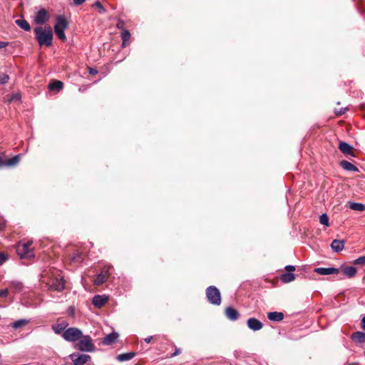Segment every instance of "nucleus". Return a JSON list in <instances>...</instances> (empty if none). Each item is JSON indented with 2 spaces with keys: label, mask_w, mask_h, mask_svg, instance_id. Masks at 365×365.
Listing matches in <instances>:
<instances>
[{
  "label": "nucleus",
  "mask_w": 365,
  "mask_h": 365,
  "mask_svg": "<svg viewBox=\"0 0 365 365\" xmlns=\"http://www.w3.org/2000/svg\"><path fill=\"white\" fill-rule=\"evenodd\" d=\"M118 337V334L116 332H112L103 338L102 344L103 345H111L117 340Z\"/></svg>",
  "instance_id": "obj_16"
},
{
  "label": "nucleus",
  "mask_w": 365,
  "mask_h": 365,
  "mask_svg": "<svg viewBox=\"0 0 365 365\" xmlns=\"http://www.w3.org/2000/svg\"><path fill=\"white\" fill-rule=\"evenodd\" d=\"M48 289L53 291L61 292L64 289L65 282L61 274L49 279L46 283Z\"/></svg>",
  "instance_id": "obj_6"
},
{
  "label": "nucleus",
  "mask_w": 365,
  "mask_h": 365,
  "mask_svg": "<svg viewBox=\"0 0 365 365\" xmlns=\"http://www.w3.org/2000/svg\"><path fill=\"white\" fill-rule=\"evenodd\" d=\"M9 77L7 74L1 73L0 75V83L5 84L8 82Z\"/></svg>",
  "instance_id": "obj_34"
},
{
  "label": "nucleus",
  "mask_w": 365,
  "mask_h": 365,
  "mask_svg": "<svg viewBox=\"0 0 365 365\" xmlns=\"http://www.w3.org/2000/svg\"><path fill=\"white\" fill-rule=\"evenodd\" d=\"M344 247V241L334 240L331 244V248L335 252H339L343 250Z\"/></svg>",
  "instance_id": "obj_17"
},
{
  "label": "nucleus",
  "mask_w": 365,
  "mask_h": 365,
  "mask_svg": "<svg viewBox=\"0 0 365 365\" xmlns=\"http://www.w3.org/2000/svg\"><path fill=\"white\" fill-rule=\"evenodd\" d=\"M78 342L76 345V348L84 352H93L95 351V345L91 337L89 335H83L82 334Z\"/></svg>",
  "instance_id": "obj_3"
},
{
  "label": "nucleus",
  "mask_w": 365,
  "mask_h": 365,
  "mask_svg": "<svg viewBox=\"0 0 365 365\" xmlns=\"http://www.w3.org/2000/svg\"><path fill=\"white\" fill-rule=\"evenodd\" d=\"M346 111V108H341L339 110H336L335 113L336 115H341L345 113Z\"/></svg>",
  "instance_id": "obj_38"
},
{
  "label": "nucleus",
  "mask_w": 365,
  "mask_h": 365,
  "mask_svg": "<svg viewBox=\"0 0 365 365\" xmlns=\"http://www.w3.org/2000/svg\"><path fill=\"white\" fill-rule=\"evenodd\" d=\"M9 293L8 289H4L0 290V297H7Z\"/></svg>",
  "instance_id": "obj_37"
},
{
  "label": "nucleus",
  "mask_w": 365,
  "mask_h": 365,
  "mask_svg": "<svg viewBox=\"0 0 365 365\" xmlns=\"http://www.w3.org/2000/svg\"><path fill=\"white\" fill-rule=\"evenodd\" d=\"M8 259V255L0 252V265H2Z\"/></svg>",
  "instance_id": "obj_36"
},
{
  "label": "nucleus",
  "mask_w": 365,
  "mask_h": 365,
  "mask_svg": "<svg viewBox=\"0 0 365 365\" xmlns=\"http://www.w3.org/2000/svg\"><path fill=\"white\" fill-rule=\"evenodd\" d=\"M10 285L13 288L15 293H19L24 289L23 283L19 281H11Z\"/></svg>",
  "instance_id": "obj_24"
},
{
  "label": "nucleus",
  "mask_w": 365,
  "mask_h": 365,
  "mask_svg": "<svg viewBox=\"0 0 365 365\" xmlns=\"http://www.w3.org/2000/svg\"><path fill=\"white\" fill-rule=\"evenodd\" d=\"M110 268V266L106 267H105L106 272L104 273L103 272H102L101 273H100L97 275L96 279L94 280L95 285H97V286L101 285L107 280L108 272Z\"/></svg>",
  "instance_id": "obj_13"
},
{
  "label": "nucleus",
  "mask_w": 365,
  "mask_h": 365,
  "mask_svg": "<svg viewBox=\"0 0 365 365\" xmlns=\"http://www.w3.org/2000/svg\"><path fill=\"white\" fill-rule=\"evenodd\" d=\"M7 45H8V42L1 41H0V49L3 48H5Z\"/></svg>",
  "instance_id": "obj_43"
},
{
  "label": "nucleus",
  "mask_w": 365,
  "mask_h": 365,
  "mask_svg": "<svg viewBox=\"0 0 365 365\" xmlns=\"http://www.w3.org/2000/svg\"><path fill=\"white\" fill-rule=\"evenodd\" d=\"M135 354L133 352H127L118 355L117 359L119 361H125L132 359L135 356Z\"/></svg>",
  "instance_id": "obj_23"
},
{
  "label": "nucleus",
  "mask_w": 365,
  "mask_h": 365,
  "mask_svg": "<svg viewBox=\"0 0 365 365\" xmlns=\"http://www.w3.org/2000/svg\"><path fill=\"white\" fill-rule=\"evenodd\" d=\"M67 326L68 324L66 322L62 324H56L52 326V329L56 334H59L63 332V331H64V330H66L65 329Z\"/></svg>",
  "instance_id": "obj_26"
},
{
  "label": "nucleus",
  "mask_w": 365,
  "mask_h": 365,
  "mask_svg": "<svg viewBox=\"0 0 365 365\" xmlns=\"http://www.w3.org/2000/svg\"><path fill=\"white\" fill-rule=\"evenodd\" d=\"M32 242H19L16 247L17 254L21 259H31L34 257L33 249L31 248Z\"/></svg>",
  "instance_id": "obj_4"
},
{
  "label": "nucleus",
  "mask_w": 365,
  "mask_h": 365,
  "mask_svg": "<svg viewBox=\"0 0 365 365\" xmlns=\"http://www.w3.org/2000/svg\"><path fill=\"white\" fill-rule=\"evenodd\" d=\"M152 339H153V336H148V337L145 338V339H144V341H145L146 343H148H148H150V342L151 341Z\"/></svg>",
  "instance_id": "obj_45"
},
{
  "label": "nucleus",
  "mask_w": 365,
  "mask_h": 365,
  "mask_svg": "<svg viewBox=\"0 0 365 365\" xmlns=\"http://www.w3.org/2000/svg\"><path fill=\"white\" fill-rule=\"evenodd\" d=\"M73 3L76 6L82 4L86 0H73Z\"/></svg>",
  "instance_id": "obj_42"
},
{
  "label": "nucleus",
  "mask_w": 365,
  "mask_h": 365,
  "mask_svg": "<svg viewBox=\"0 0 365 365\" xmlns=\"http://www.w3.org/2000/svg\"><path fill=\"white\" fill-rule=\"evenodd\" d=\"M68 27V22L63 16H58L56 19V24L54 26V32L57 37L65 41L66 36L65 35V30Z\"/></svg>",
  "instance_id": "obj_2"
},
{
  "label": "nucleus",
  "mask_w": 365,
  "mask_h": 365,
  "mask_svg": "<svg viewBox=\"0 0 365 365\" xmlns=\"http://www.w3.org/2000/svg\"><path fill=\"white\" fill-rule=\"evenodd\" d=\"M349 208L353 210L362 212L365 210V205L362 203L359 202H350Z\"/></svg>",
  "instance_id": "obj_29"
},
{
  "label": "nucleus",
  "mask_w": 365,
  "mask_h": 365,
  "mask_svg": "<svg viewBox=\"0 0 365 365\" xmlns=\"http://www.w3.org/2000/svg\"><path fill=\"white\" fill-rule=\"evenodd\" d=\"M89 73L92 75H95L98 73L97 70H96L95 68H91L89 69Z\"/></svg>",
  "instance_id": "obj_44"
},
{
  "label": "nucleus",
  "mask_w": 365,
  "mask_h": 365,
  "mask_svg": "<svg viewBox=\"0 0 365 365\" xmlns=\"http://www.w3.org/2000/svg\"><path fill=\"white\" fill-rule=\"evenodd\" d=\"M355 264H365V255L358 257L354 260Z\"/></svg>",
  "instance_id": "obj_35"
},
{
  "label": "nucleus",
  "mask_w": 365,
  "mask_h": 365,
  "mask_svg": "<svg viewBox=\"0 0 365 365\" xmlns=\"http://www.w3.org/2000/svg\"><path fill=\"white\" fill-rule=\"evenodd\" d=\"M34 33L38 43L40 46L45 45L50 46L52 44L53 33L51 28L48 27H36L34 29Z\"/></svg>",
  "instance_id": "obj_1"
},
{
  "label": "nucleus",
  "mask_w": 365,
  "mask_h": 365,
  "mask_svg": "<svg viewBox=\"0 0 365 365\" xmlns=\"http://www.w3.org/2000/svg\"><path fill=\"white\" fill-rule=\"evenodd\" d=\"M93 6H96L99 9V13L103 14L106 12V9L102 5V4L100 1H96L94 3Z\"/></svg>",
  "instance_id": "obj_33"
},
{
  "label": "nucleus",
  "mask_w": 365,
  "mask_h": 365,
  "mask_svg": "<svg viewBox=\"0 0 365 365\" xmlns=\"http://www.w3.org/2000/svg\"><path fill=\"white\" fill-rule=\"evenodd\" d=\"M296 278V276L294 274L291 272H286L283 273L280 276V281L283 283H289L292 281H294Z\"/></svg>",
  "instance_id": "obj_22"
},
{
  "label": "nucleus",
  "mask_w": 365,
  "mask_h": 365,
  "mask_svg": "<svg viewBox=\"0 0 365 365\" xmlns=\"http://www.w3.org/2000/svg\"><path fill=\"white\" fill-rule=\"evenodd\" d=\"M123 26H124V21H122V20H118V23H117V25H116L117 28L118 29H123Z\"/></svg>",
  "instance_id": "obj_40"
},
{
  "label": "nucleus",
  "mask_w": 365,
  "mask_h": 365,
  "mask_svg": "<svg viewBox=\"0 0 365 365\" xmlns=\"http://www.w3.org/2000/svg\"><path fill=\"white\" fill-rule=\"evenodd\" d=\"M48 13L46 9H40L35 16V22L38 24H43L48 20Z\"/></svg>",
  "instance_id": "obj_10"
},
{
  "label": "nucleus",
  "mask_w": 365,
  "mask_h": 365,
  "mask_svg": "<svg viewBox=\"0 0 365 365\" xmlns=\"http://www.w3.org/2000/svg\"><path fill=\"white\" fill-rule=\"evenodd\" d=\"M339 269L334 267H318L314 269V272L322 275L338 274Z\"/></svg>",
  "instance_id": "obj_11"
},
{
  "label": "nucleus",
  "mask_w": 365,
  "mask_h": 365,
  "mask_svg": "<svg viewBox=\"0 0 365 365\" xmlns=\"http://www.w3.org/2000/svg\"><path fill=\"white\" fill-rule=\"evenodd\" d=\"M63 82L56 80L49 83L48 89L50 91H56V92H59L63 88Z\"/></svg>",
  "instance_id": "obj_21"
},
{
  "label": "nucleus",
  "mask_w": 365,
  "mask_h": 365,
  "mask_svg": "<svg viewBox=\"0 0 365 365\" xmlns=\"http://www.w3.org/2000/svg\"><path fill=\"white\" fill-rule=\"evenodd\" d=\"M16 24L23 30L29 31L31 30V26L27 21L24 19H17Z\"/></svg>",
  "instance_id": "obj_27"
},
{
  "label": "nucleus",
  "mask_w": 365,
  "mask_h": 365,
  "mask_svg": "<svg viewBox=\"0 0 365 365\" xmlns=\"http://www.w3.org/2000/svg\"><path fill=\"white\" fill-rule=\"evenodd\" d=\"M82 335L81 329L76 327H70L64 330L62 337L67 341L74 342L78 340Z\"/></svg>",
  "instance_id": "obj_7"
},
{
  "label": "nucleus",
  "mask_w": 365,
  "mask_h": 365,
  "mask_svg": "<svg viewBox=\"0 0 365 365\" xmlns=\"http://www.w3.org/2000/svg\"><path fill=\"white\" fill-rule=\"evenodd\" d=\"M361 323H362V328L365 330V317H363Z\"/></svg>",
  "instance_id": "obj_46"
},
{
  "label": "nucleus",
  "mask_w": 365,
  "mask_h": 365,
  "mask_svg": "<svg viewBox=\"0 0 365 365\" xmlns=\"http://www.w3.org/2000/svg\"><path fill=\"white\" fill-rule=\"evenodd\" d=\"M267 317L270 321L280 322L284 319V314L282 312H272L268 313Z\"/></svg>",
  "instance_id": "obj_19"
},
{
  "label": "nucleus",
  "mask_w": 365,
  "mask_h": 365,
  "mask_svg": "<svg viewBox=\"0 0 365 365\" xmlns=\"http://www.w3.org/2000/svg\"><path fill=\"white\" fill-rule=\"evenodd\" d=\"M181 353V349L175 347V352L171 355L172 357L179 355Z\"/></svg>",
  "instance_id": "obj_41"
},
{
  "label": "nucleus",
  "mask_w": 365,
  "mask_h": 365,
  "mask_svg": "<svg viewBox=\"0 0 365 365\" xmlns=\"http://www.w3.org/2000/svg\"><path fill=\"white\" fill-rule=\"evenodd\" d=\"M285 269L288 272H292V271H294L295 270V267L293 266V265H287L285 267Z\"/></svg>",
  "instance_id": "obj_39"
},
{
  "label": "nucleus",
  "mask_w": 365,
  "mask_h": 365,
  "mask_svg": "<svg viewBox=\"0 0 365 365\" xmlns=\"http://www.w3.org/2000/svg\"><path fill=\"white\" fill-rule=\"evenodd\" d=\"M108 299V297L104 295H96L92 302L95 307L100 308L107 302Z\"/></svg>",
  "instance_id": "obj_15"
},
{
  "label": "nucleus",
  "mask_w": 365,
  "mask_h": 365,
  "mask_svg": "<svg viewBox=\"0 0 365 365\" xmlns=\"http://www.w3.org/2000/svg\"><path fill=\"white\" fill-rule=\"evenodd\" d=\"M339 149L341 153H343L345 155L354 156V154L352 151L353 147L346 142H340Z\"/></svg>",
  "instance_id": "obj_14"
},
{
  "label": "nucleus",
  "mask_w": 365,
  "mask_h": 365,
  "mask_svg": "<svg viewBox=\"0 0 365 365\" xmlns=\"http://www.w3.org/2000/svg\"><path fill=\"white\" fill-rule=\"evenodd\" d=\"M74 365H83L91 360V357L88 354L75 352L69 355Z\"/></svg>",
  "instance_id": "obj_8"
},
{
  "label": "nucleus",
  "mask_w": 365,
  "mask_h": 365,
  "mask_svg": "<svg viewBox=\"0 0 365 365\" xmlns=\"http://www.w3.org/2000/svg\"><path fill=\"white\" fill-rule=\"evenodd\" d=\"M319 222L322 225H324L327 227L329 226V217L326 213H324L322 215H320Z\"/></svg>",
  "instance_id": "obj_32"
},
{
  "label": "nucleus",
  "mask_w": 365,
  "mask_h": 365,
  "mask_svg": "<svg viewBox=\"0 0 365 365\" xmlns=\"http://www.w3.org/2000/svg\"><path fill=\"white\" fill-rule=\"evenodd\" d=\"M206 297L208 302L214 305L221 304V294L220 290L215 286H210L206 289Z\"/></svg>",
  "instance_id": "obj_5"
},
{
  "label": "nucleus",
  "mask_w": 365,
  "mask_h": 365,
  "mask_svg": "<svg viewBox=\"0 0 365 365\" xmlns=\"http://www.w3.org/2000/svg\"><path fill=\"white\" fill-rule=\"evenodd\" d=\"M29 322V321L27 320V319H19V320L14 322L12 324L11 327L14 329H19V328H20L21 327H24V326L26 325Z\"/></svg>",
  "instance_id": "obj_30"
},
{
  "label": "nucleus",
  "mask_w": 365,
  "mask_h": 365,
  "mask_svg": "<svg viewBox=\"0 0 365 365\" xmlns=\"http://www.w3.org/2000/svg\"><path fill=\"white\" fill-rule=\"evenodd\" d=\"M121 38H122V44L121 46L123 48L126 47L129 43V40L130 38V31L127 29H123L121 32Z\"/></svg>",
  "instance_id": "obj_20"
},
{
  "label": "nucleus",
  "mask_w": 365,
  "mask_h": 365,
  "mask_svg": "<svg viewBox=\"0 0 365 365\" xmlns=\"http://www.w3.org/2000/svg\"><path fill=\"white\" fill-rule=\"evenodd\" d=\"M342 270L343 274L348 277H352L356 273V269L353 266L344 267Z\"/></svg>",
  "instance_id": "obj_25"
},
{
  "label": "nucleus",
  "mask_w": 365,
  "mask_h": 365,
  "mask_svg": "<svg viewBox=\"0 0 365 365\" xmlns=\"http://www.w3.org/2000/svg\"><path fill=\"white\" fill-rule=\"evenodd\" d=\"M247 324L249 329L254 331L260 330L263 327V324L259 320L254 317L250 318L247 322Z\"/></svg>",
  "instance_id": "obj_9"
},
{
  "label": "nucleus",
  "mask_w": 365,
  "mask_h": 365,
  "mask_svg": "<svg viewBox=\"0 0 365 365\" xmlns=\"http://www.w3.org/2000/svg\"><path fill=\"white\" fill-rule=\"evenodd\" d=\"M19 160H20V155H15L11 158H9L7 160L6 165L9 166L15 165L19 162Z\"/></svg>",
  "instance_id": "obj_31"
},
{
  "label": "nucleus",
  "mask_w": 365,
  "mask_h": 365,
  "mask_svg": "<svg viewBox=\"0 0 365 365\" xmlns=\"http://www.w3.org/2000/svg\"><path fill=\"white\" fill-rule=\"evenodd\" d=\"M340 165L345 170L353 171V172H359V168L356 166H355L354 165H353L352 163H351L350 162H349V161L341 160L340 162Z\"/></svg>",
  "instance_id": "obj_18"
},
{
  "label": "nucleus",
  "mask_w": 365,
  "mask_h": 365,
  "mask_svg": "<svg viewBox=\"0 0 365 365\" xmlns=\"http://www.w3.org/2000/svg\"><path fill=\"white\" fill-rule=\"evenodd\" d=\"M351 338L357 342L361 343L365 340V333L361 331L354 332Z\"/></svg>",
  "instance_id": "obj_28"
},
{
  "label": "nucleus",
  "mask_w": 365,
  "mask_h": 365,
  "mask_svg": "<svg viewBox=\"0 0 365 365\" xmlns=\"http://www.w3.org/2000/svg\"><path fill=\"white\" fill-rule=\"evenodd\" d=\"M1 163H2V160H1V158H0V165H1Z\"/></svg>",
  "instance_id": "obj_47"
},
{
  "label": "nucleus",
  "mask_w": 365,
  "mask_h": 365,
  "mask_svg": "<svg viewBox=\"0 0 365 365\" xmlns=\"http://www.w3.org/2000/svg\"><path fill=\"white\" fill-rule=\"evenodd\" d=\"M225 314L226 317L231 321H236L240 317L238 311L232 307H227Z\"/></svg>",
  "instance_id": "obj_12"
}]
</instances>
